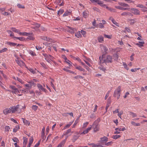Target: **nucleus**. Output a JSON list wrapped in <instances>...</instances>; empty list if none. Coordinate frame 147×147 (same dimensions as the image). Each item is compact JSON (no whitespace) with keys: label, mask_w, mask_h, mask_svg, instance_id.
I'll return each instance as SVG.
<instances>
[{"label":"nucleus","mask_w":147,"mask_h":147,"mask_svg":"<svg viewBox=\"0 0 147 147\" xmlns=\"http://www.w3.org/2000/svg\"><path fill=\"white\" fill-rule=\"evenodd\" d=\"M112 58L110 55L106 56L105 55H102V57H99V60L100 63H105L106 64L107 63H111L112 61Z\"/></svg>","instance_id":"obj_1"},{"label":"nucleus","mask_w":147,"mask_h":147,"mask_svg":"<svg viewBox=\"0 0 147 147\" xmlns=\"http://www.w3.org/2000/svg\"><path fill=\"white\" fill-rule=\"evenodd\" d=\"M121 86H119L114 92L113 96L115 97L117 96V99H119L120 96L121 92Z\"/></svg>","instance_id":"obj_2"},{"label":"nucleus","mask_w":147,"mask_h":147,"mask_svg":"<svg viewBox=\"0 0 147 147\" xmlns=\"http://www.w3.org/2000/svg\"><path fill=\"white\" fill-rule=\"evenodd\" d=\"M37 87L40 90L39 92H38V91H37V93H38V94L39 95L42 94L41 93V92L42 91L46 93H47L48 92V91L46 89L44 88L40 84H37Z\"/></svg>","instance_id":"obj_3"},{"label":"nucleus","mask_w":147,"mask_h":147,"mask_svg":"<svg viewBox=\"0 0 147 147\" xmlns=\"http://www.w3.org/2000/svg\"><path fill=\"white\" fill-rule=\"evenodd\" d=\"M92 3H97L100 6L104 7L106 6V5L103 3V2L102 1H100L99 0H90Z\"/></svg>","instance_id":"obj_4"},{"label":"nucleus","mask_w":147,"mask_h":147,"mask_svg":"<svg viewBox=\"0 0 147 147\" xmlns=\"http://www.w3.org/2000/svg\"><path fill=\"white\" fill-rule=\"evenodd\" d=\"M20 105H17L16 106H13L11 107V109L12 113H15L16 111H18Z\"/></svg>","instance_id":"obj_5"},{"label":"nucleus","mask_w":147,"mask_h":147,"mask_svg":"<svg viewBox=\"0 0 147 147\" xmlns=\"http://www.w3.org/2000/svg\"><path fill=\"white\" fill-rule=\"evenodd\" d=\"M16 61L17 63L20 66L22 67L23 66H25V67L26 68H28L25 65L24 63L23 62V61L20 60L19 59H17L16 60Z\"/></svg>","instance_id":"obj_6"},{"label":"nucleus","mask_w":147,"mask_h":147,"mask_svg":"<svg viewBox=\"0 0 147 147\" xmlns=\"http://www.w3.org/2000/svg\"><path fill=\"white\" fill-rule=\"evenodd\" d=\"M45 28L42 26H40V24L37 23V33L40 32L42 31H45Z\"/></svg>","instance_id":"obj_7"},{"label":"nucleus","mask_w":147,"mask_h":147,"mask_svg":"<svg viewBox=\"0 0 147 147\" xmlns=\"http://www.w3.org/2000/svg\"><path fill=\"white\" fill-rule=\"evenodd\" d=\"M100 140L99 142L102 144L104 143V142L105 143L108 141V138L106 136H104L103 137L100 138Z\"/></svg>","instance_id":"obj_8"},{"label":"nucleus","mask_w":147,"mask_h":147,"mask_svg":"<svg viewBox=\"0 0 147 147\" xmlns=\"http://www.w3.org/2000/svg\"><path fill=\"white\" fill-rule=\"evenodd\" d=\"M131 12L135 15H140V14L139 10L137 9L132 8H131Z\"/></svg>","instance_id":"obj_9"},{"label":"nucleus","mask_w":147,"mask_h":147,"mask_svg":"<svg viewBox=\"0 0 147 147\" xmlns=\"http://www.w3.org/2000/svg\"><path fill=\"white\" fill-rule=\"evenodd\" d=\"M95 122L96 121H95V122L92 125L93 127H94V126L95 125V127H94V131L95 132H96L97 131H98L99 129V125L98 124H95Z\"/></svg>","instance_id":"obj_10"},{"label":"nucleus","mask_w":147,"mask_h":147,"mask_svg":"<svg viewBox=\"0 0 147 147\" xmlns=\"http://www.w3.org/2000/svg\"><path fill=\"white\" fill-rule=\"evenodd\" d=\"M10 107L9 108H6L3 110V113L5 115H7L8 114L11 113V112Z\"/></svg>","instance_id":"obj_11"},{"label":"nucleus","mask_w":147,"mask_h":147,"mask_svg":"<svg viewBox=\"0 0 147 147\" xmlns=\"http://www.w3.org/2000/svg\"><path fill=\"white\" fill-rule=\"evenodd\" d=\"M28 82L29 83L32 84L33 86H35L36 85V83L37 82V80L34 79H33L32 80L30 81H29Z\"/></svg>","instance_id":"obj_12"},{"label":"nucleus","mask_w":147,"mask_h":147,"mask_svg":"<svg viewBox=\"0 0 147 147\" xmlns=\"http://www.w3.org/2000/svg\"><path fill=\"white\" fill-rule=\"evenodd\" d=\"M79 136H78V134H77L76 135H74L72 140V142H74L78 138Z\"/></svg>","instance_id":"obj_13"},{"label":"nucleus","mask_w":147,"mask_h":147,"mask_svg":"<svg viewBox=\"0 0 147 147\" xmlns=\"http://www.w3.org/2000/svg\"><path fill=\"white\" fill-rule=\"evenodd\" d=\"M102 49L104 51L102 55H106L107 53V51L108 50V49L106 46H102Z\"/></svg>","instance_id":"obj_14"},{"label":"nucleus","mask_w":147,"mask_h":147,"mask_svg":"<svg viewBox=\"0 0 147 147\" xmlns=\"http://www.w3.org/2000/svg\"><path fill=\"white\" fill-rule=\"evenodd\" d=\"M139 43H137L136 44V45H138L139 47H143V45L145 43L144 41H139Z\"/></svg>","instance_id":"obj_15"},{"label":"nucleus","mask_w":147,"mask_h":147,"mask_svg":"<svg viewBox=\"0 0 147 147\" xmlns=\"http://www.w3.org/2000/svg\"><path fill=\"white\" fill-rule=\"evenodd\" d=\"M88 12L86 11H84L82 13L83 16L84 18H86L88 16Z\"/></svg>","instance_id":"obj_16"},{"label":"nucleus","mask_w":147,"mask_h":147,"mask_svg":"<svg viewBox=\"0 0 147 147\" xmlns=\"http://www.w3.org/2000/svg\"><path fill=\"white\" fill-rule=\"evenodd\" d=\"M68 27L69 28V29L68 30L69 32H70L71 34L74 33V30L75 29L74 28L69 26H68Z\"/></svg>","instance_id":"obj_17"},{"label":"nucleus","mask_w":147,"mask_h":147,"mask_svg":"<svg viewBox=\"0 0 147 147\" xmlns=\"http://www.w3.org/2000/svg\"><path fill=\"white\" fill-rule=\"evenodd\" d=\"M66 141V139L62 141L57 146V147H62L63 146Z\"/></svg>","instance_id":"obj_18"},{"label":"nucleus","mask_w":147,"mask_h":147,"mask_svg":"<svg viewBox=\"0 0 147 147\" xmlns=\"http://www.w3.org/2000/svg\"><path fill=\"white\" fill-rule=\"evenodd\" d=\"M6 43L8 44V45L9 46H12L13 47H14L16 45H17V43H16L7 41L6 42Z\"/></svg>","instance_id":"obj_19"},{"label":"nucleus","mask_w":147,"mask_h":147,"mask_svg":"<svg viewBox=\"0 0 147 147\" xmlns=\"http://www.w3.org/2000/svg\"><path fill=\"white\" fill-rule=\"evenodd\" d=\"M76 69L80 71H83L84 72H85V69L80 66H76Z\"/></svg>","instance_id":"obj_20"},{"label":"nucleus","mask_w":147,"mask_h":147,"mask_svg":"<svg viewBox=\"0 0 147 147\" xmlns=\"http://www.w3.org/2000/svg\"><path fill=\"white\" fill-rule=\"evenodd\" d=\"M113 56L114 57V59L115 60H117L118 59V55L117 54V51H116V53L113 54Z\"/></svg>","instance_id":"obj_21"},{"label":"nucleus","mask_w":147,"mask_h":147,"mask_svg":"<svg viewBox=\"0 0 147 147\" xmlns=\"http://www.w3.org/2000/svg\"><path fill=\"white\" fill-rule=\"evenodd\" d=\"M25 86L27 87V89H31L32 85V84H26L25 85Z\"/></svg>","instance_id":"obj_22"},{"label":"nucleus","mask_w":147,"mask_h":147,"mask_svg":"<svg viewBox=\"0 0 147 147\" xmlns=\"http://www.w3.org/2000/svg\"><path fill=\"white\" fill-rule=\"evenodd\" d=\"M115 7L117 9H120L121 10H127V9H128V8H127V7L123 8V7H121L120 6H116Z\"/></svg>","instance_id":"obj_23"},{"label":"nucleus","mask_w":147,"mask_h":147,"mask_svg":"<svg viewBox=\"0 0 147 147\" xmlns=\"http://www.w3.org/2000/svg\"><path fill=\"white\" fill-rule=\"evenodd\" d=\"M22 120L23 121V123L26 125H29L30 124V122L27 120H26L24 118H22Z\"/></svg>","instance_id":"obj_24"},{"label":"nucleus","mask_w":147,"mask_h":147,"mask_svg":"<svg viewBox=\"0 0 147 147\" xmlns=\"http://www.w3.org/2000/svg\"><path fill=\"white\" fill-rule=\"evenodd\" d=\"M121 15L122 16H132V14L130 13L127 12H124L121 13Z\"/></svg>","instance_id":"obj_25"},{"label":"nucleus","mask_w":147,"mask_h":147,"mask_svg":"<svg viewBox=\"0 0 147 147\" xmlns=\"http://www.w3.org/2000/svg\"><path fill=\"white\" fill-rule=\"evenodd\" d=\"M98 40L99 42H102L104 40L103 37L102 36H100L98 38Z\"/></svg>","instance_id":"obj_26"},{"label":"nucleus","mask_w":147,"mask_h":147,"mask_svg":"<svg viewBox=\"0 0 147 147\" xmlns=\"http://www.w3.org/2000/svg\"><path fill=\"white\" fill-rule=\"evenodd\" d=\"M64 11L63 9H60L58 11L57 15L58 16H60L61 14H62L64 12Z\"/></svg>","instance_id":"obj_27"},{"label":"nucleus","mask_w":147,"mask_h":147,"mask_svg":"<svg viewBox=\"0 0 147 147\" xmlns=\"http://www.w3.org/2000/svg\"><path fill=\"white\" fill-rule=\"evenodd\" d=\"M119 4L120 5L124 7H129V5L128 4L120 2L119 3Z\"/></svg>","instance_id":"obj_28"},{"label":"nucleus","mask_w":147,"mask_h":147,"mask_svg":"<svg viewBox=\"0 0 147 147\" xmlns=\"http://www.w3.org/2000/svg\"><path fill=\"white\" fill-rule=\"evenodd\" d=\"M71 12L69 11H66L63 14V16L65 17L70 15Z\"/></svg>","instance_id":"obj_29"},{"label":"nucleus","mask_w":147,"mask_h":147,"mask_svg":"<svg viewBox=\"0 0 147 147\" xmlns=\"http://www.w3.org/2000/svg\"><path fill=\"white\" fill-rule=\"evenodd\" d=\"M129 21H130V24L131 25H133L136 22V19H130L129 20Z\"/></svg>","instance_id":"obj_30"},{"label":"nucleus","mask_w":147,"mask_h":147,"mask_svg":"<svg viewBox=\"0 0 147 147\" xmlns=\"http://www.w3.org/2000/svg\"><path fill=\"white\" fill-rule=\"evenodd\" d=\"M137 7H140V8H143V9H147V8L146 7L144 6L142 4H138L137 5Z\"/></svg>","instance_id":"obj_31"},{"label":"nucleus","mask_w":147,"mask_h":147,"mask_svg":"<svg viewBox=\"0 0 147 147\" xmlns=\"http://www.w3.org/2000/svg\"><path fill=\"white\" fill-rule=\"evenodd\" d=\"M16 39H18L20 41H23L25 40V38L24 37H14Z\"/></svg>","instance_id":"obj_32"},{"label":"nucleus","mask_w":147,"mask_h":147,"mask_svg":"<svg viewBox=\"0 0 147 147\" xmlns=\"http://www.w3.org/2000/svg\"><path fill=\"white\" fill-rule=\"evenodd\" d=\"M10 127L9 126H5V131L6 132L8 133L9 131V130L10 129Z\"/></svg>","instance_id":"obj_33"},{"label":"nucleus","mask_w":147,"mask_h":147,"mask_svg":"<svg viewBox=\"0 0 147 147\" xmlns=\"http://www.w3.org/2000/svg\"><path fill=\"white\" fill-rule=\"evenodd\" d=\"M20 129V127L19 125L16 126V127L13 129V131L14 132H16Z\"/></svg>","instance_id":"obj_34"},{"label":"nucleus","mask_w":147,"mask_h":147,"mask_svg":"<svg viewBox=\"0 0 147 147\" xmlns=\"http://www.w3.org/2000/svg\"><path fill=\"white\" fill-rule=\"evenodd\" d=\"M11 92L13 93H14L15 94H18V93H19L17 88L16 89V90H13L12 91H10Z\"/></svg>","instance_id":"obj_35"},{"label":"nucleus","mask_w":147,"mask_h":147,"mask_svg":"<svg viewBox=\"0 0 147 147\" xmlns=\"http://www.w3.org/2000/svg\"><path fill=\"white\" fill-rule=\"evenodd\" d=\"M17 6L19 8L24 9L25 6L24 5H22L20 3H18L17 5Z\"/></svg>","instance_id":"obj_36"},{"label":"nucleus","mask_w":147,"mask_h":147,"mask_svg":"<svg viewBox=\"0 0 147 147\" xmlns=\"http://www.w3.org/2000/svg\"><path fill=\"white\" fill-rule=\"evenodd\" d=\"M131 123L132 125H133L134 126H139L140 125V123H136L133 121H131Z\"/></svg>","instance_id":"obj_37"},{"label":"nucleus","mask_w":147,"mask_h":147,"mask_svg":"<svg viewBox=\"0 0 147 147\" xmlns=\"http://www.w3.org/2000/svg\"><path fill=\"white\" fill-rule=\"evenodd\" d=\"M33 141V140L32 138H30L29 139V143L28 145L27 146H29V147H30L31 145L32 144Z\"/></svg>","instance_id":"obj_38"},{"label":"nucleus","mask_w":147,"mask_h":147,"mask_svg":"<svg viewBox=\"0 0 147 147\" xmlns=\"http://www.w3.org/2000/svg\"><path fill=\"white\" fill-rule=\"evenodd\" d=\"M72 123L70 122L68 124H67L63 129V130L65 129L66 128H69L71 125Z\"/></svg>","instance_id":"obj_39"},{"label":"nucleus","mask_w":147,"mask_h":147,"mask_svg":"<svg viewBox=\"0 0 147 147\" xmlns=\"http://www.w3.org/2000/svg\"><path fill=\"white\" fill-rule=\"evenodd\" d=\"M12 30L15 32L18 33H19V30H18L16 29L15 28H12V29H11Z\"/></svg>","instance_id":"obj_40"},{"label":"nucleus","mask_w":147,"mask_h":147,"mask_svg":"<svg viewBox=\"0 0 147 147\" xmlns=\"http://www.w3.org/2000/svg\"><path fill=\"white\" fill-rule=\"evenodd\" d=\"M121 137V136L120 135H113V138L114 139H117L118 138H120Z\"/></svg>","instance_id":"obj_41"},{"label":"nucleus","mask_w":147,"mask_h":147,"mask_svg":"<svg viewBox=\"0 0 147 147\" xmlns=\"http://www.w3.org/2000/svg\"><path fill=\"white\" fill-rule=\"evenodd\" d=\"M112 22L113 23V24H115L116 26H119V24L117 23L113 19L112 20Z\"/></svg>","instance_id":"obj_42"},{"label":"nucleus","mask_w":147,"mask_h":147,"mask_svg":"<svg viewBox=\"0 0 147 147\" xmlns=\"http://www.w3.org/2000/svg\"><path fill=\"white\" fill-rule=\"evenodd\" d=\"M24 142H23V144H26L27 142L28 139L27 138H26L24 137Z\"/></svg>","instance_id":"obj_43"},{"label":"nucleus","mask_w":147,"mask_h":147,"mask_svg":"<svg viewBox=\"0 0 147 147\" xmlns=\"http://www.w3.org/2000/svg\"><path fill=\"white\" fill-rule=\"evenodd\" d=\"M98 27L100 28H104V26L101 23H100L98 24Z\"/></svg>","instance_id":"obj_44"},{"label":"nucleus","mask_w":147,"mask_h":147,"mask_svg":"<svg viewBox=\"0 0 147 147\" xmlns=\"http://www.w3.org/2000/svg\"><path fill=\"white\" fill-rule=\"evenodd\" d=\"M91 127H88L84 130L86 134L87 133L89 132V131L91 130Z\"/></svg>","instance_id":"obj_45"},{"label":"nucleus","mask_w":147,"mask_h":147,"mask_svg":"<svg viewBox=\"0 0 147 147\" xmlns=\"http://www.w3.org/2000/svg\"><path fill=\"white\" fill-rule=\"evenodd\" d=\"M7 50V49L5 48L2 49L0 51V53H1L3 52H6Z\"/></svg>","instance_id":"obj_46"},{"label":"nucleus","mask_w":147,"mask_h":147,"mask_svg":"<svg viewBox=\"0 0 147 147\" xmlns=\"http://www.w3.org/2000/svg\"><path fill=\"white\" fill-rule=\"evenodd\" d=\"M32 110L36 111L37 110V106L36 105H33L32 106Z\"/></svg>","instance_id":"obj_47"},{"label":"nucleus","mask_w":147,"mask_h":147,"mask_svg":"<svg viewBox=\"0 0 147 147\" xmlns=\"http://www.w3.org/2000/svg\"><path fill=\"white\" fill-rule=\"evenodd\" d=\"M129 112L130 113V115H132L133 116V117H134L137 116V115L136 113H133L132 112Z\"/></svg>","instance_id":"obj_48"},{"label":"nucleus","mask_w":147,"mask_h":147,"mask_svg":"<svg viewBox=\"0 0 147 147\" xmlns=\"http://www.w3.org/2000/svg\"><path fill=\"white\" fill-rule=\"evenodd\" d=\"M104 36L105 37L109 39H111V35H109L106 34H104Z\"/></svg>","instance_id":"obj_49"},{"label":"nucleus","mask_w":147,"mask_h":147,"mask_svg":"<svg viewBox=\"0 0 147 147\" xmlns=\"http://www.w3.org/2000/svg\"><path fill=\"white\" fill-rule=\"evenodd\" d=\"M71 57L72 58L74 57V59H75L76 60H77L79 62H80L81 61V60L79 57H74L72 55H71Z\"/></svg>","instance_id":"obj_50"},{"label":"nucleus","mask_w":147,"mask_h":147,"mask_svg":"<svg viewBox=\"0 0 147 147\" xmlns=\"http://www.w3.org/2000/svg\"><path fill=\"white\" fill-rule=\"evenodd\" d=\"M71 129H68L67 130V131L65 132V133L64 134V135H66L68 134L69 133L71 132Z\"/></svg>","instance_id":"obj_51"},{"label":"nucleus","mask_w":147,"mask_h":147,"mask_svg":"<svg viewBox=\"0 0 147 147\" xmlns=\"http://www.w3.org/2000/svg\"><path fill=\"white\" fill-rule=\"evenodd\" d=\"M48 58L50 60L53 61V59L54 57L50 55H48Z\"/></svg>","instance_id":"obj_52"},{"label":"nucleus","mask_w":147,"mask_h":147,"mask_svg":"<svg viewBox=\"0 0 147 147\" xmlns=\"http://www.w3.org/2000/svg\"><path fill=\"white\" fill-rule=\"evenodd\" d=\"M12 140L14 142H16V143L17 142H18L19 141L18 139L16 137L12 139Z\"/></svg>","instance_id":"obj_53"},{"label":"nucleus","mask_w":147,"mask_h":147,"mask_svg":"<svg viewBox=\"0 0 147 147\" xmlns=\"http://www.w3.org/2000/svg\"><path fill=\"white\" fill-rule=\"evenodd\" d=\"M81 36V34L80 32H79V33L78 32L75 33V36L77 37L78 38L80 37Z\"/></svg>","instance_id":"obj_54"},{"label":"nucleus","mask_w":147,"mask_h":147,"mask_svg":"<svg viewBox=\"0 0 147 147\" xmlns=\"http://www.w3.org/2000/svg\"><path fill=\"white\" fill-rule=\"evenodd\" d=\"M31 33H27L26 32H22V35L23 36H28V35H30Z\"/></svg>","instance_id":"obj_55"},{"label":"nucleus","mask_w":147,"mask_h":147,"mask_svg":"<svg viewBox=\"0 0 147 147\" xmlns=\"http://www.w3.org/2000/svg\"><path fill=\"white\" fill-rule=\"evenodd\" d=\"M28 69L33 74L36 73L35 71L33 69L30 68V69Z\"/></svg>","instance_id":"obj_56"},{"label":"nucleus","mask_w":147,"mask_h":147,"mask_svg":"<svg viewBox=\"0 0 147 147\" xmlns=\"http://www.w3.org/2000/svg\"><path fill=\"white\" fill-rule=\"evenodd\" d=\"M40 64L42 65V66L44 68H45V69L47 68V67L46 65L44 63H40Z\"/></svg>","instance_id":"obj_57"},{"label":"nucleus","mask_w":147,"mask_h":147,"mask_svg":"<svg viewBox=\"0 0 147 147\" xmlns=\"http://www.w3.org/2000/svg\"><path fill=\"white\" fill-rule=\"evenodd\" d=\"M45 134H41V138L43 139L42 141L45 140V139L46 138V136H45Z\"/></svg>","instance_id":"obj_58"},{"label":"nucleus","mask_w":147,"mask_h":147,"mask_svg":"<svg viewBox=\"0 0 147 147\" xmlns=\"http://www.w3.org/2000/svg\"><path fill=\"white\" fill-rule=\"evenodd\" d=\"M99 68L100 69V70H102V71H105L106 70L105 68L103 66H101L100 67H99Z\"/></svg>","instance_id":"obj_59"},{"label":"nucleus","mask_w":147,"mask_h":147,"mask_svg":"<svg viewBox=\"0 0 147 147\" xmlns=\"http://www.w3.org/2000/svg\"><path fill=\"white\" fill-rule=\"evenodd\" d=\"M117 50L116 49H110V51L111 52H116V50Z\"/></svg>","instance_id":"obj_60"},{"label":"nucleus","mask_w":147,"mask_h":147,"mask_svg":"<svg viewBox=\"0 0 147 147\" xmlns=\"http://www.w3.org/2000/svg\"><path fill=\"white\" fill-rule=\"evenodd\" d=\"M113 143V142L112 141H110L108 142L107 143H105V145L107 146H109L111 144H112Z\"/></svg>","instance_id":"obj_61"},{"label":"nucleus","mask_w":147,"mask_h":147,"mask_svg":"<svg viewBox=\"0 0 147 147\" xmlns=\"http://www.w3.org/2000/svg\"><path fill=\"white\" fill-rule=\"evenodd\" d=\"M9 87L13 90H16L17 88L15 86H10Z\"/></svg>","instance_id":"obj_62"},{"label":"nucleus","mask_w":147,"mask_h":147,"mask_svg":"<svg viewBox=\"0 0 147 147\" xmlns=\"http://www.w3.org/2000/svg\"><path fill=\"white\" fill-rule=\"evenodd\" d=\"M109 92H110V91H108V92L107 93L106 95L105 96V100H106L108 98V96H109Z\"/></svg>","instance_id":"obj_63"},{"label":"nucleus","mask_w":147,"mask_h":147,"mask_svg":"<svg viewBox=\"0 0 147 147\" xmlns=\"http://www.w3.org/2000/svg\"><path fill=\"white\" fill-rule=\"evenodd\" d=\"M103 147L102 145H99V144L98 145L94 144V145L93 146V147Z\"/></svg>","instance_id":"obj_64"}]
</instances>
